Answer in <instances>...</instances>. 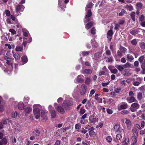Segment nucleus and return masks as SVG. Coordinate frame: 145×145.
<instances>
[{
    "label": "nucleus",
    "instance_id": "39",
    "mask_svg": "<svg viewBox=\"0 0 145 145\" xmlns=\"http://www.w3.org/2000/svg\"><path fill=\"white\" fill-rule=\"evenodd\" d=\"M139 46L141 49H144L145 48V43L144 42H141Z\"/></svg>",
    "mask_w": 145,
    "mask_h": 145
},
{
    "label": "nucleus",
    "instance_id": "59",
    "mask_svg": "<svg viewBox=\"0 0 145 145\" xmlns=\"http://www.w3.org/2000/svg\"><path fill=\"white\" fill-rule=\"evenodd\" d=\"M121 52L120 51L118 50L117 51V55L118 56H119L120 57H122L123 56V54L121 53Z\"/></svg>",
    "mask_w": 145,
    "mask_h": 145
},
{
    "label": "nucleus",
    "instance_id": "12",
    "mask_svg": "<svg viewBox=\"0 0 145 145\" xmlns=\"http://www.w3.org/2000/svg\"><path fill=\"white\" fill-rule=\"evenodd\" d=\"M82 73L84 74H91L92 73V71L89 69H86L82 71Z\"/></svg>",
    "mask_w": 145,
    "mask_h": 145
},
{
    "label": "nucleus",
    "instance_id": "46",
    "mask_svg": "<svg viewBox=\"0 0 145 145\" xmlns=\"http://www.w3.org/2000/svg\"><path fill=\"white\" fill-rule=\"evenodd\" d=\"M137 138L136 136H132L131 138L132 141L133 142H134L135 143H137Z\"/></svg>",
    "mask_w": 145,
    "mask_h": 145
},
{
    "label": "nucleus",
    "instance_id": "45",
    "mask_svg": "<svg viewBox=\"0 0 145 145\" xmlns=\"http://www.w3.org/2000/svg\"><path fill=\"white\" fill-rule=\"evenodd\" d=\"M81 126L80 123L76 124L75 126L76 129H78L81 128Z\"/></svg>",
    "mask_w": 145,
    "mask_h": 145
},
{
    "label": "nucleus",
    "instance_id": "43",
    "mask_svg": "<svg viewBox=\"0 0 145 145\" xmlns=\"http://www.w3.org/2000/svg\"><path fill=\"white\" fill-rule=\"evenodd\" d=\"M131 64L129 62H127L125 64L123 65V66L125 68H126L130 67L131 66Z\"/></svg>",
    "mask_w": 145,
    "mask_h": 145
},
{
    "label": "nucleus",
    "instance_id": "51",
    "mask_svg": "<svg viewBox=\"0 0 145 145\" xmlns=\"http://www.w3.org/2000/svg\"><path fill=\"white\" fill-rule=\"evenodd\" d=\"M96 29L94 27H93L91 30V33L93 35H94L95 34Z\"/></svg>",
    "mask_w": 145,
    "mask_h": 145
},
{
    "label": "nucleus",
    "instance_id": "24",
    "mask_svg": "<svg viewBox=\"0 0 145 145\" xmlns=\"http://www.w3.org/2000/svg\"><path fill=\"white\" fill-rule=\"evenodd\" d=\"M115 67L117 68L118 69L120 72L122 71L124 69V67L123 65H115Z\"/></svg>",
    "mask_w": 145,
    "mask_h": 145
},
{
    "label": "nucleus",
    "instance_id": "13",
    "mask_svg": "<svg viewBox=\"0 0 145 145\" xmlns=\"http://www.w3.org/2000/svg\"><path fill=\"white\" fill-rule=\"evenodd\" d=\"M32 111V108L29 107H28L24 109V111L25 114V115L27 116V114L29 113Z\"/></svg>",
    "mask_w": 145,
    "mask_h": 145
},
{
    "label": "nucleus",
    "instance_id": "33",
    "mask_svg": "<svg viewBox=\"0 0 145 145\" xmlns=\"http://www.w3.org/2000/svg\"><path fill=\"white\" fill-rule=\"evenodd\" d=\"M144 56H142L140 57L138 59V60L141 64L143 63V61L144 59Z\"/></svg>",
    "mask_w": 145,
    "mask_h": 145
},
{
    "label": "nucleus",
    "instance_id": "21",
    "mask_svg": "<svg viewBox=\"0 0 145 145\" xmlns=\"http://www.w3.org/2000/svg\"><path fill=\"white\" fill-rule=\"evenodd\" d=\"M127 60H128L130 62H131L134 59V57L133 56L129 54L127 55Z\"/></svg>",
    "mask_w": 145,
    "mask_h": 145
},
{
    "label": "nucleus",
    "instance_id": "6",
    "mask_svg": "<svg viewBox=\"0 0 145 145\" xmlns=\"http://www.w3.org/2000/svg\"><path fill=\"white\" fill-rule=\"evenodd\" d=\"M82 75H79L77 77L76 79V82L79 83H82L84 82V79L82 78Z\"/></svg>",
    "mask_w": 145,
    "mask_h": 145
},
{
    "label": "nucleus",
    "instance_id": "36",
    "mask_svg": "<svg viewBox=\"0 0 145 145\" xmlns=\"http://www.w3.org/2000/svg\"><path fill=\"white\" fill-rule=\"evenodd\" d=\"M120 127V125L119 124H117L114 126L113 128V129L114 128L115 129V131L116 132L118 131Z\"/></svg>",
    "mask_w": 145,
    "mask_h": 145
},
{
    "label": "nucleus",
    "instance_id": "8",
    "mask_svg": "<svg viewBox=\"0 0 145 145\" xmlns=\"http://www.w3.org/2000/svg\"><path fill=\"white\" fill-rule=\"evenodd\" d=\"M93 59L96 60H98L99 59L101 56V54L100 52H97L94 54Z\"/></svg>",
    "mask_w": 145,
    "mask_h": 145
},
{
    "label": "nucleus",
    "instance_id": "60",
    "mask_svg": "<svg viewBox=\"0 0 145 145\" xmlns=\"http://www.w3.org/2000/svg\"><path fill=\"white\" fill-rule=\"evenodd\" d=\"M139 64V63L138 61H135L134 63V65L135 67L138 66Z\"/></svg>",
    "mask_w": 145,
    "mask_h": 145
},
{
    "label": "nucleus",
    "instance_id": "16",
    "mask_svg": "<svg viewBox=\"0 0 145 145\" xmlns=\"http://www.w3.org/2000/svg\"><path fill=\"white\" fill-rule=\"evenodd\" d=\"M92 14V13L91 12V10L89 9L86 15L85 16V18H87L90 17Z\"/></svg>",
    "mask_w": 145,
    "mask_h": 145
},
{
    "label": "nucleus",
    "instance_id": "14",
    "mask_svg": "<svg viewBox=\"0 0 145 145\" xmlns=\"http://www.w3.org/2000/svg\"><path fill=\"white\" fill-rule=\"evenodd\" d=\"M51 117L52 118H55L56 115V112L55 110H51L50 111Z\"/></svg>",
    "mask_w": 145,
    "mask_h": 145
},
{
    "label": "nucleus",
    "instance_id": "26",
    "mask_svg": "<svg viewBox=\"0 0 145 145\" xmlns=\"http://www.w3.org/2000/svg\"><path fill=\"white\" fill-rule=\"evenodd\" d=\"M24 104L21 102L19 103L18 105V108L20 110L23 109L24 108Z\"/></svg>",
    "mask_w": 145,
    "mask_h": 145
},
{
    "label": "nucleus",
    "instance_id": "53",
    "mask_svg": "<svg viewBox=\"0 0 145 145\" xmlns=\"http://www.w3.org/2000/svg\"><path fill=\"white\" fill-rule=\"evenodd\" d=\"M107 141L109 142H110L112 141V138L110 136H108L106 138Z\"/></svg>",
    "mask_w": 145,
    "mask_h": 145
},
{
    "label": "nucleus",
    "instance_id": "48",
    "mask_svg": "<svg viewBox=\"0 0 145 145\" xmlns=\"http://www.w3.org/2000/svg\"><path fill=\"white\" fill-rule=\"evenodd\" d=\"M125 12V10L123 9L121 10V12L119 13V15L120 16H122L123 15Z\"/></svg>",
    "mask_w": 145,
    "mask_h": 145
},
{
    "label": "nucleus",
    "instance_id": "19",
    "mask_svg": "<svg viewBox=\"0 0 145 145\" xmlns=\"http://www.w3.org/2000/svg\"><path fill=\"white\" fill-rule=\"evenodd\" d=\"M127 104L126 103H124L123 104H122L120 105V110L126 109L127 108Z\"/></svg>",
    "mask_w": 145,
    "mask_h": 145
},
{
    "label": "nucleus",
    "instance_id": "29",
    "mask_svg": "<svg viewBox=\"0 0 145 145\" xmlns=\"http://www.w3.org/2000/svg\"><path fill=\"white\" fill-rule=\"evenodd\" d=\"M120 50L122 52L124 53H125L127 51V49L125 48L122 46H120Z\"/></svg>",
    "mask_w": 145,
    "mask_h": 145
},
{
    "label": "nucleus",
    "instance_id": "62",
    "mask_svg": "<svg viewBox=\"0 0 145 145\" xmlns=\"http://www.w3.org/2000/svg\"><path fill=\"white\" fill-rule=\"evenodd\" d=\"M17 113L16 112H12L11 114V116L12 118H14L16 116Z\"/></svg>",
    "mask_w": 145,
    "mask_h": 145
},
{
    "label": "nucleus",
    "instance_id": "47",
    "mask_svg": "<svg viewBox=\"0 0 145 145\" xmlns=\"http://www.w3.org/2000/svg\"><path fill=\"white\" fill-rule=\"evenodd\" d=\"M131 43L133 45H136L137 43L136 39H134L132 40L131 41Z\"/></svg>",
    "mask_w": 145,
    "mask_h": 145
},
{
    "label": "nucleus",
    "instance_id": "38",
    "mask_svg": "<svg viewBox=\"0 0 145 145\" xmlns=\"http://www.w3.org/2000/svg\"><path fill=\"white\" fill-rule=\"evenodd\" d=\"M14 57L16 59H20V56L19 54L18 53L15 54L13 55Z\"/></svg>",
    "mask_w": 145,
    "mask_h": 145
},
{
    "label": "nucleus",
    "instance_id": "2",
    "mask_svg": "<svg viewBox=\"0 0 145 145\" xmlns=\"http://www.w3.org/2000/svg\"><path fill=\"white\" fill-rule=\"evenodd\" d=\"M40 109L38 108H36L33 109L34 114L35 118L37 119H39L40 116Z\"/></svg>",
    "mask_w": 145,
    "mask_h": 145
},
{
    "label": "nucleus",
    "instance_id": "58",
    "mask_svg": "<svg viewBox=\"0 0 145 145\" xmlns=\"http://www.w3.org/2000/svg\"><path fill=\"white\" fill-rule=\"evenodd\" d=\"M106 111H107V112L108 114H112L113 113L112 110L111 109H110L108 108L107 109Z\"/></svg>",
    "mask_w": 145,
    "mask_h": 145
},
{
    "label": "nucleus",
    "instance_id": "9",
    "mask_svg": "<svg viewBox=\"0 0 145 145\" xmlns=\"http://www.w3.org/2000/svg\"><path fill=\"white\" fill-rule=\"evenodd\" d=\"M24 8V7L23 5L18 4L16 6V10L17 12H18L22 8L23 9Z\"/></svg>",
    "mask_w": 145,
    "mask_h": 145
},
{
    "label": "nucleus",
    "instance_id": "37",
    "mask_svg": "<svg viewBox=\"0 0 145 145\" xmlns=\"http://www.w3.org/2000/svg\"><path fill=\"white\" fill-rule=\"evenodd\" d=\"M139 32L137 30H133L130 32V33L133 35H135L137 34Z\"/></svg>",
    "mask_w": 145,
    "mask_h": 145
},
{
    "label": "nucleus",
    "instance_id": "18",
    "mask_svg": "<svg viewBox=\"0 0 145 145\" xmlns=\"http://www.w3.org/2000/svg\"><path fill=\"white\" fill-rule=\"evenodd\" d=\"M93 25V24L92 22H90L88 23L85 25V28L88 29L90 28Z\"/></svg>",
    "mask_w": 145,
    "mask_h": 145
},
{
    "label": "nucleus",
    "instance_id": "44",
    "mask_svg": "<svg viewBox=\"0 0 145 145\" xmlns=\"http://www.w3.org/2000/svg\"><path fill=\"white\" fill-rule=\"evenodd\" d=\"M144 16L143 14H142L139 18V21L140 22H142L144 20Z\"/></svg>",
    "mask_w": 145,
    "mask_h": 145
},
{
    "label": "nucleus",
    "instance_id": "10",
    "mask_svg": "<svg viewBox=\"0 0 145 145\" xmlns=\"http://www.w3.org/2000/svg\"><path fill=\"white\" fill-rule=\"evenodd\" d=\"M56 109L58 112L61 114H63L65 112L64 109L61 106H57Z\"/></svg>",
    "mask_w": 145,
    "mask_h": 145
},
{
    "label": "nucleus",
    "instance_id": "56",
    "mask_svg": "<svg viewBox=\"0 0 145 145\" xmlns=\"http://www.w3.org/2000/svg\"><path fill=\"white\" fill-rule=\"evenodd\" d=\"M120 25L118 24H115L114 29L118 31L119 30V28L120 27Z\"/></svg>",
    "mask_w": 145,
    "mask_h": 145
},
{
    "label": "nucleus",
    "instance_id": "25",
    "mask_svg": "<svg viewBox=\"0 0 145 145\" xmlns=\"http://www.w3.org/2000/svg\"><path fill=\"white\" fill-rule=\"evenodd\" d=\"M2 121L3 124L5 125L7 124L8 122L11 123L12 122V121L10 120H9L8 119H5V118L3 119Z\"/></svg>",
    "mask_w": 145,
    "mask_h": 145
},
{
    "label": "nucleus",
    "instance_id": "50",
    "mask_svg": "<svg viewBox=\"0 0 145 145\" xmlns=\"http://www.w3.org/2000/svg\"><path fill=\"white\" fill-rule=\"evenodd\" d=\"M94 4L93 3L91 2H90L87 5L86 7L88 8H92V6Z\"/></svg>",
    "mask_w": 145,
    "mask_h": 145
},
{
    "label": "nucleus",
    "instance_id": "17",
    "mask_svg": "<svg viewBox=\"0 0 145 145\" xmlns=\"http://www.w3.org/2000/svg\"><path fill=\"white\" fill-rule=\"evenodd\" d=\"M8 138L7 136L3 138L1 140V141L4 145L6 144L8 142L7 140V138Z\"/></svg>",
    "mask_w": 145,
    "mask_h": 145
},
{
    "label": "nucleus",
    "instance_id": "55",
    "mask_svg": "<svg viewBox=\"0 0 145 145\" xmlns=\"http://www.w3.org/2000/svg\"><path fill=\"white\" fill-rule=\"evenodd\" d=\"M5 14L7 16H9L10 15V13L9 10H5Z\"/></svg>",
    "mask_w": 145,
    "mask_h": 145
},
{
    "label": "nucleus",
    "instance_id": "4",
    "mask_svg": "<svg viewBox=\"0 0 145 145\" xmlns=\"http://www.w3.org/2000/svg\"><path fill=\"white\" fill-rule=\"evenodd\" d=\"M86 86L84 84H82L81 86L80 92V94L82 95H84L86 92Z\"/></svg>",
    "mask_w": 145,
    "mask_h": 145
},
{
    "label": "nucleus",
    "instance_id": "32",
    "mask_svg": "<svg viewBox=\"0 0 145 145\" xmlns=\"http://www.w3.org/2000/svg\"><path fill=\"white\" fill-rule=\"evenodd\" d=\"M90 53V52L88 51H83L82 52V54L83 56H85L88 55Z\"/></svg>",
    "mask_w": 145,
    "mask_h": 145
},
{
    "label": "nucleus",
    "instance_id": "63",
    "mask_svg": "<svg viewBox=\"0 0 145 145\" xmlns=\"http://www.w3.org/2000/svg\"><path fill=\"white\" fill-rule=\"evenodd\" d=\"M140 83L138 82H135L133 83V84L135 86H138L140 84Z\"/></svg>",
    "mask_w": 145,
    "mask_h": 145
},
{
    "label": "nucleus",
    "instance_id": "54",
    "mask_svg": "<svg viewBox=\"0 0 145 145\" xmlns=\"http://www.w3.org/2000/svg\"><path fill=\"white\" fill-rule=\"evenodd\" d=\"M116 138L118 140H120L122 138L121 135L120 134H117L116 135Z\"/></svg>",
    "mask_w": 145,
    "mask_h": 145
},
{
    "label": "nucleus",
    "instance_id": "15",
    "mask_svg": "<svg viewBox=\"0 0 145 145\" xmlns=\"http://www.w3.org/2000/svg\"><path fill=\"white\" fill-rule=\"evenodd\" d=\"M21 59L22 61L24 63H26L28 61L27 57L25 55L22 56L21 58Z\"/></svg>",
    "mask_w": 145,
    "mask_h": 145
},
{
    "label": "nucleus",
    "instance_id": "34",
    "mask_svg": "<svg viewBox=\"0 0 145 145\" xmlns=\"http://www.w3.org/2000/svg\"><path fill=\"white\" fill-rule=\"evenodd\" d=\"M108 69L110 70L111 72L113 74H116L118 72V71L116 69H112L108 67Z\"/></svg>",
    "mask_w": 145,
    "mask_h": 145
},
{
    "label": "nucleus",
    "instance_id": "20",
    "mask_svg": "<svg viewBox=\"0 0 145 145\" xmlns=\"http://www.w3.org/2000/svg\"><path fill=\"white\" fill-rule=\"evenodd\" d=\"M132 132L134 134L133 136H136L137 137H138V131L137 129L135 127L133 128L132 129Z\"/></svg>",
    "mask_w": 145,
    "mask_h": 145
},
{
    "label": "nucleus",
    "instance_id": "28",
    "mask_svg": "<svg viewBox=\"0 0 145 145\" xmlns=\"http://www.w3.org/2000/svg\"><path fill=\"white\" fill-rule=\"evenodd\" d=\"M131 17V19L133 21H135V13L134 12H133L131 13L130 14Z\"/></svg>",
    "mask_w": 145,
    "mask_h": 145
},
{
    "label": "nucleus",
    "instance_id": "5",
    "mask_svg": "<svg viewBox=\"0 0 145 145\" xmlns=\"http://www.w3.org/2000/svg\"><path fill=\"white\" fill-rule=\"evenodd\" d=\"M113 33L112 29H110L108 31L107 34V38L110 41L112 39V36L113 35Z\"/></svg>",
    "mask_w": 145,
    "mask_h": 145
},
{
    "label": "nucleus",
    "instance_id": "52",
    "mask_svg": "<svg viewBox=\"0 0 145 145\" xmlns=\"http://www.w3.org/2000/svg\"><path fill=\"white\" fill-rule=\"evenodd\" d=\"M85 83L87 85H88L90 83V79L88 78H87L86 80L85 81Z\"/></svg>",
    "mask_w": 145,
    "mask_h": 145
},
{
    "label": "nucleus",
    "instance_id": "41",
    "mask_svg": "<svg viewBox=\"0 0 145 145\" xmlns=\"http://www.w3.org/2000/svg\"><path fill=\"white\" fill-rule=\"evenodd\" d=\"M86 111V110L84 108V107H83L80 108V113L81 114H84Z\"/></svg>",
    "mask_w": 145,
    "mask_h": 145
},
{
    "label": "nucleus",
    "instance_id": "57",
    "mask_svg": "<svg viewBox=\"0 0 145 145\" xmlns=\"http://www.w3.org/2000/svg\"><path fill=\"white\" fill-rule=\"evenodd\" d=\"M9 31L13 35L16 33V31L15 30L12 29H10L9 30Z\"/></svg>",
    "mask_w": 145,
    "mask_h": 145
},
{
    "label": "nucleus",
    "instance_id": "3",
    "mask_svg": "<svg viewBox=\"0 0 145 145\" xmlns=\"http://www.w3.org/2000/svg\"><path fill=\"white\" fill-rule=\"evenodd\" d=\"M40 119L42 121H46L48 120V116L43 110L41 111Z\"/></svg>",
    "mask_w": 145,
    "mask_h": 145
},
{
    "label": "nucleus",
    "instance_id": "42",
    "mask_svg": "<svg viewBox=\"0 0 145 145\" xmlns=\"http://www.w3.org/2000/svg\"><path fill=\"white\" fill-rule=\"evenodd\" d=\"M136 5L137 7V9L140 8L142 6V4L141 2L137 3Z\"/></svg>",
    "mask_w": 145,
    "mask_h": 145
},
{
    "label": "nucleus",
    "instance_id": "40",
    "mask_svg": "<svg viewBox=\"0 0 145 145\" xmlns=\"http://www.w3.org/2000/svg\"><path fill=\"white\" fill-rule=\"evenodd\" d=\"M33 133L36 136H38L40 134V132L39 130L37 129L34 131Z\"/></svg>",
    "mask_w": 145,
    "mask_h": 145
},
{
    "label": "nucleus",
    "instance_id": "11",
    "mask_svg": "<svg viewBox=\"0 0 145 145\" xmlns=\"http://www.w3.org/2000/svg\"><path fill=\"white\" fill-rule=\"evenodd\" d=\"M125 123L127 124V128L129 129L131 128V123L130 120L127 119V118L125 119Z\"/></svg>",
    "mask_w": 145,
    "mask_h": 145
},
{
    "label": "nucleus",
    "instance_id": "64",
    "mask_svg": "<svg viewBox=\"0 0 145 145\" xmlns=\"http://www.w3.org/2000/svg\"><path fill=\"white\" fill-rule=\"evenodd\" d=\"M82 129H83V130H81V132L82 133L84 134H85L87 132V131L86 130L84 129V128H82Z\"/></svg>",
    "mask_w": 145,
    "mask_h": 145
},
{
    "label": "nucleus",
    "instance_id": "7",
    "mask_svg": "<svg viewBox=\"0 0 145 145\" xmlns=\"http://www.w3.org/2000/svg\"><path fill=\"white\" fill-rule=\"evenodd\" d=\"M93 117L91 118L90 117L89 118V120L91 121V123H95L96 121H97L98 120V118H96L95 117V115L94 114L92 115Z\"/></svg>",
    "mask_w": 145,
    "mask_h": 145
},
{
    "label": "nucleus",
    "instance_id": "31",
    "mask_svg": "<svg viewBox=\"0 0 145 145\" xmlns=\"http://www.w3.org/2000/svg\"><path fill=\"white\" fill-rule=\"evenodd\" d=\"M142 95L141 92H139L137 95V98L138 99L139 101H140L142 99Z\"/></svg>",
    "mask_w": 145,
    "mask_h": 145
},
{
    "label": "nucleus",
    "instance_id": "49",
    "mask_svg": "<svg viewBox=\"0 0 145 145\" xmlns=\"http://www.w3.org/2000/svg\"><path fill=\"white\" fill-rule=\"evenodd\" d=\"M129 113V112L127 110H124L121 112V114L123 115L127 114Z\"/></svg>",
    "mask_w": 145,
    "mask_h": 145
},
{
    "label": "nucleus",
    "instance_id": "1",
    "mask_svg": "<svg viewBox=\"0 0 145 145\" xmlns=\"http://www.w3.org/2000/svg\"><path fill=\"white\" fill-rule=\"evenodd\" d=\"M74 102L72 100H69L63 103L62 106L66 110L70 109L71 107L73 105Z\"/></svg>",
    "mask_w": 145,
    "mask_h": 145
},
{
    "label": "nucleus",
    "instance_id": "22",
    "mask_svg": "<svg viewBox=\"0 0 145 145\" xmlns=\"http://www.w3.org/2000/svg\"><path fill=\"white\" fill-rule=\"evenodd\" d=\"M139 105L137 103H134L132 104L131 106L133 108H135L137 109L139 107Z\"/></svg>",
    "mask_w": 145,
    "mask_h": 145
},
{
    "label": "nucleus",
    "instance_id": "23",
    "mask_svg": "<svg viewBox=\"0 0 145 145\" xmlns=\"http://www.w3.org/2000/svg\"><path fill=\"white\" fill-rule=\"evenodd\" d=\"M91 43L93 47H96L97 46V43L94 39L91 40Z\"/></svg>",
    "mask_w": 145,
    "mask_h": 145
},
{
    "label": "nucleus",
    "instance_id": "35",
    "mask_svg": "<svg viewBox=\"0 0 145 145\" xmlns=\"http://www.w3.org/2000/svg\"><path fill=\"white\" fill-rule=\"evenodd\" d=\"M89 136L91 137H92L93 135L95 134V132L92 130L89 131Z\"/></svg>",
    "mask_w": 145,
    "mask_h": 145
},
{
    "label": "nucleus",
    "instance_id": "30",
    "mask_svg": "<svg viewBox=\"0 0 145 145\" xmlns=\"http://www.w3.org/2000/svg\"><path fill=\"white\" fill-rule=\"evenodd\" d=\"M15 50L17 52L21 51L23 50V46H17Z\"/></svg>",
    "mask_w": 145,
    "mask_h": 145
},
{
    "label": "nucleus",
    "instance_id": "61",
    "mask_svg": "<svg viewBox=\"0 0 145 145\" xmlns=\"http://www.w3.org/2000/svg\"><path fill=\"white\" fill-rule=\"evenodd\" d=\"M60 140H56L54 145H60Z\"/></svg>",
    "mask_w": 145,
    "mask_h": 145
},
{
    "label": "nucleus",
    "instance_id": "27",
    "mask_svg": "<svg viewBox=\"0 0 145 145\" xmlns=\"http://www.w3.org/2000/svg\"><path fill=\"white\" fill-rule=\"evenodd\" d=\"M127 100L129 103H131L135 101L136 100L134 97L131 96L130 97L129 100L127 99Z\"/></svg>",
    "mask_w": 145,
    "mask_h": 145
}]
</instances>
